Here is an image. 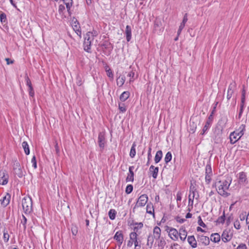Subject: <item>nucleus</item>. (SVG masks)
<instances>
[{"instance_id": "423d86ee", "label": "nucleus", "mask_w": 249, "mask_h": 249, "mask_svg": "<svg viewBox=\"0 0 249 249\" xmlns=\"http://www.w3.org/2000/svg\"><path fill=\"white\" fill-rule=\"evenodd\" d=\"M97 142L100 148V151L102 153L107 144V140L105 132L102 131L99 133Z\"/></svg>"}, {"instance_id": "0e129e2a", "label": "nucleus", "mask_w": 249, "mask_h": 249, "mask_svg": "<svg viewBox=\"0 0 249 249\" xmlns=\"http://www.w3.org/2000/svg\"><path fill=\"white\" fill-rule=\"evenodd\" d=\"M189 206H191L192 208L193 206L194 200L195 198L192 197V196L189 195Z\"/></svg>"}, {"instance_id": "37998d69", "label": "nucleus", "mask_w": 249, "mask_h": 249, "mask_svg": "<svg viewBox=\"0 0 249 249\" xmlns=\"http://www.w3.org/2000/svg\"><path fill=\"white\" fill-rule=\"evenodd\" d=\"M135 72L132 70L127 74V76L129 77L130 78L129 80V82H132L134 81V80L137 78V77H135Z\"/></svg>"}, {"instance_id": "de8ad7c7", "label": "nucleus", "mask_w": 249, "mask_h": 249, "mask_svg": "<svg viewBox=\"0 0 249 249\" xmlns=\"http://www.w3.org/2000/svg\"><path fill=\"white\" fill-rule=\"evenodd\" d=\"M66 8L65 6L63 4H60L58 6V13L60 15L63 16L64 14V12L65 11Z\"/></svg>"}, {"instance_id": "09e8293b", "label": "nucleus", "mask_w": 249, "mask_h": 249, "mask_svg": "<svg viewBox=\"0 0 249 249\" xmlns=\"http://www.w3.org/2000/svg\"><path fill=\"white\" fill-rule=\"evenodd\" d=\"M133 185L131 184H128L126 186L125 192L126 194H129L133 191Z\"/></svg>"}, {"instance_id": "bb28decb", "label": "nucleus", "mask_w": 249, "mask_h": 249, "mask_svg": "<svg viewBox=\"0 0 249 249\" xmlns=\"http://www.w3.org/2000/svg\"><path fill=\"white\" fill-rule=\"evenodd\" d=\"M212 124V123L206 121L205 125L204 126L201 132L200 133V134L202 135H204L207 131L210 129L211 125Z\"/></svg>"}, {"instance_id": "f704fd0d", "label": "nucleus", "mask_w": 249, "mask_h": 249, "mask_svg": "<svg viewBox=\"0 0 249 249\" xmlns=\"http://www.w3.org/2000/svg\"><path fill=\"white\" fill-rule=\"evenodd\" d=\"M134 172H128L127 173V177L126 178L125 180L126 182H133L134 180Z\"/></svg>"}, {"instance_id": "a878e982", "label": "nucleus", "mask_w": 249, "mask_h": 249, "mask_svg": "<svg viewBox=\"0 0 249 249\" xmlns=\"http://www.w3.org/2000/svg\"><path fill=\"white\" fill-rule=\"evenodd\" d=\"M125 34L126 35V39L127 42H129L130 41L131 39V28L129 25H126L125 31Z\"/></svg>"}, {"instance_id": "7c9ffc66", "label": "nucleus", "mask_w": 249, "mask_h": 249, "mask_svg": "<svg viewBox=\"0 0 249 249\" xmlns=\"http://www.w3.org/2000/svg\"><path fill=\"white\" fill-rule=\"evenodd\" d=\"M129 96L130 93L129 91H124L121 94L120 99L121 101L124 102L129 98Z\"/></svg>"}, {"instance_id": "20e7f679", "label": "nucleus", "mask_w": 249, "mask_h": 249, "mask_svg": "<svg viewBox=\"0 0 249 249\" xmlns=\"http://www.w3.org/2000/svg\"><path fill=\"white\" fill-rule=\"evenodd\" d=\"M164 30V27L161 19L159 18H156L154 21L153 32L158 35L161 34Z\"/></svg>"}, {"instance_id": "c03bdc74", "label": "nucleus", "mask_w": 249, "mask_h": 249, "mask_svg": "<svg viewBox=\"0 0 249 249\" xmlns=\"http://www.w3.org/2000/svg\"><path fill=\"white\" fill-rule=\"evenodd\" d=\"M172 158V153L171 152H168L164 158V161L166 164H167L169 162H170Z\"/></svg>"}, {"instance_id": "412c9836", "label": "nucleus", "mask_w": 249, "mask_h": 249, "mask_svg": "<svg viewBox=\"0 0 249 249\" xmlns=\"http://www.w3.org/2000/svg\"><path fill=\"white\" fill-rule=\"evenodd\" d=\"M149 171L151 173L152 177L155 179L157 178L159 172V167L151 165L149 168Z\"/></svg>"}, {"instance_id": "4d7b16f0", "label": "nucleus", "mask_w": 249, "mask_h": 249, "mask_svg": "<svg viewBox=\"0 0 249 249\" xmlns=\"http://www.w3.org/2000/svg\"><path fill=\"white\" fill-rule=\"evenodd\" d=\"M9 239V235L7 231H4L3 232V240L4 242L7 243Z\"/></svg>"}, {"instance_id": "6e6552de", "label": "nucleus", "mask_w": 249, "mask_h": 249, "mask_svg": "<svg viewBox=\"0 0 249 249\" xmlns=\"http://www.w3.org/2000/svg\"><path fill=\"white\" fill-rule=\"evenodd\" d=\"M138 234L135 232H131L129 233V238L134 244L135 249H140L141 248V241L138 237Z\"/></svg>"}, {"instance_id": "ea45409f", "label": "nucleus", "mask_w": 249, "mask_h": 249, "mask_svg": "<svg viewBox=\"0 0 249 249\" xmlns=\"http://www.w3.org/2000/svg\"><path fill=\"white\" fill-rule=\"evenodd\" d=\"M117 212L115 209H110L108 212V216L111 220L115 219Z\"/></svg>"}, {"instance_id": "39448f33", "label": "nucleus", "mask_w": 249, "mask_h": 249, "mask_svg": "<svg viewBox=\"0 0 249 249\" xmlns=\"http://www.w3.org/2000/svg\"><path fill=\"white\" fill-rule=\"evenodd\" d=\"M13 166L14 174L15 176H17L19 178H21L24 176L25 172L23 168L21 167L20 163L17 160L14 161Z\"/></svg>"}, {"instance_id": "c9c22d12", "label": "nucleus", "mask_w": 249, "mask_h": 249, "mask_svg": "<svg viewBox=\"0 0 249 249\" xmlns=\"http://www.w3.org/2000/svg\"><path fill=\"white\" fill-rule=\"evenodd\" d=\"M136 144L135 142H133V143L132 145L130 153H129V156L131 158H133L136 154Z\"/></svg>"}, {"instance_id": "49530a36", "label": "nucleus", "mask_w": 249, "mask_h": 249, "mask_svg": "<svg viewBox=\"0 0 249 249\" xmlns=\"http://www.w3.org/2000/svg\"><path fill=\"white\" fill-rule=\"evenodd\" d=\"M182 196V192L181 191H178L177 194L176 199H177V205L178 208L180 207L181 205L180 203H179L178 202V201H180L181 200Z\"/></svg>"}, {"instance_id": "8fccbe9b", "label": "nucleus", "mask_w": 249, "mask_h": 249, "mask_svg": "<svg viewBox=\"0 0 249 249\" xmlns=\"http://www.w3.org/2000/svg\"><path fill=\"white\" fill-rule=\"evenodd\" d=\"M63 1L66 5V8L69 9L70 7H72L73 4L72 0H63Z\"/></svg>"}, {"instance_id": "2f4dec72", "label": "nucleus", "mask_w": 249, "mask_h": 249, "mask_svg": "<svg viewBox=\"0 0 249 249\" xmlns=\"http://www.w3.org/2000/svg\"><path fill=\"white\" fill-rule=\"evenodd\" d=\"M211 240L214 243H217L220 240V236L217 233H213L211 236Z\"/></svg>"}, {"instance_id": "a211bd4d", "label": "nucleus", "mask_w": 249, "mask_h": 249, "mask_svg": "<svg viewBox=\"0 0 249 249\" xmlns=\"http://www.w3.org/2000/svg\"><path fill=\"white\" fill-rule=\"evenodd\" d=\"M178 235L181 240L184 241L186 240L187 235V232L185 227L182 226L179 230Z\"/></svg>"}, {"instance_id": "f8f14e48", "label": "nucleus", "mask_w": 249, "mask_h": 249, "mask_svg": "<svg viewBox=\"0 0 249 249\" xmlns=\"http://www.w3.org/2000/svg\"><path fill=\"white\" fill-rule=\"evenodd\" d=\"M9 180V175L5 170L0 171V184L5 185L7 184Z\"/></svg>"}, {"instance_id": "4be33fe9", "label": "nucleus", "mask_w": 249, "mask_h": 249, "mask_svg": "<svg viewBox=\"0 0 249 249\" xmlns=\"http://www.w3.org/2000/svg\"><path fill=\"white\" fill-rule=\"evenodd\" d=\"M72 28L73 30L76 33V34L81 38L82 35V32L80 26L79 25L78 22H74Z\"/></svg>"}, {"instance_id": "a19ab883", "label": "nucleus", "mask_w": 249, "mask_h": 249, "mask_svg": "<svg viewBox=\"0 0 249 249\" xmlns=\"http://www.w3.org/2000/svg\"><path fill=\"white\" fill-rule=\"evenodd\" d=\"M158 246L159 247H160L161 249H163L166 245V242L164 240V239L163 237L160 238V239H158Z\"/></svg>"}, {"instance_id": "aec40b11", "label": "nucleus", "mask_w": 249, "mask_h": 249, "mask_svg": "<svg viewBox=\"0 0 249 249\" xmlns=\"http://www.w3.org/2000/svg\"><path fill=\"white\" fill-rule=\"evenodd\" d=\"M187 241L193 248H196L197 247V242L194 235L188 236Z\"/></svg>"}, {"instance_id": "ddd939ff", "label": "nucleus", "mask_w": 249, "mask_h": 249, "mask_svg": "<svg viewBox=\"0 0 249 249\" xmlns=\"http://www.w3.org/2000/svg\"><path fill=\"white\" fill-rule=\"evenodd\" d=\"M113 239L117 242L119 247H120L122 245L124 239L123 231H117L115 233L113 237Z\"/></svg>"}, {"instance_id": "b1692460", "label": "nucleus", "mask_w": 249, "mask_h": 249, "mask_svg": "<svg viewBox=\"0 0 249 249\" xmlns=\"http://www.w3.org/2000/svg\"><path fill=\"white\" fill-rule=\"evenodd\" d=\"M221 238L223 242H227L231 240V236L229 235L228 231H224L222 234Z\"/></svg>"}, {"instance_id": "9b49d317", "label": "nucleus", "mask_w": 249, "mask_h": 249, "mask_svg": "<svg viewBox=\"0 0 249 249\" xmlns=\"http://www.w3.org/2000/svg\"><path fill=\"white\" fill-rule=\"evenodd\" d=\"M239 184L246 185L248 183L247 173L244 172H239L237 174Z\"/></svg>"}, {"instance_id": "1a4fd4ad", "label": "nucleus", "mask_w": 249, "mask_h": 249, "mask_svg": "<svg viewBox=\"0 0 249 249\" xmlns=\"http://www.w3.org/2000/svg\"><path fill=\"white\" fill-rule=\"evenodd\" d=\"M103 49H105V54L107 55H110L113 49L114 46L111 44L108 40H105L103 43L101 45Z\"/></svg>"}, {"instance_id": "6e6d98bb", "label": "nucleus", "mask_w": 249, "mask_h": 249, "mask_svg": "<svg viewBox=\"0 0 249 249\" xmlns=\"http://www.w3.org/2000/svg\"><path fill=\"white\" fill-rule=\"evenodd\" d=\"M119 109L120 112L123 113L125 112L126 110V108L124 104H119Z\"/></svg>"}, {"instance_id": "4468645a", "label": "nucleus", "mask_w": 249, "mask_h": 249, "mask_svg": "<svg viewBox=\"0 0 249 249\" xmlns=\"http://www.w3.org/2000/svg\"><path fill=\"white\" fill-rule=\"evenodd\" d=\"M236 88V84L235 82L231 83L228 87L227 95V99L228 100H230L231 98L232 94L234 92V90Z\"/></svg>"}, {"instance_id": "052dcab7", "label": "nucleus", "mask_w": 249, "mask_h": 249, "mask_svg": "<svg viewBox=\"0 0 249 249\" xmlns=\"http://www.w3.org/2000/svg\"><path fill=\"white\" fill-rule=\"evenodd\" d=\"M106 72H107V76L108 77L111 78L112 79H113L114 75H113L112 70L110 69H108V70Z\"/></svg>"}, {"instance_id": "f03ea898", "label": "nucleus", "mask_w": 249, "mask_h": 249, "mask_svg": "<svg viewBox=\"0 0 249 249\" xmlns=\"http://www.w3.org/2000/svg\"><path fill=\"white\" fill-rule=\"evenodd\" d=\"M245 125L241 124L238 129L231 133L230 135V142L233 144L240 139L241 137L244 134L245 131Z\"/></svg>"}, {"instance_id": "7ed1b4c3", "label": "nucleus", "mask_w": 249, "mask_h": 249, "mask_svg": "<svg viewBox=\"0 0 249 249\" xmlns=\"http://www.w3.org/2000/svg\"><path fill=\"white\" fill-rule=\"evenodd\" d=\"M22 208L26 214L30 213L32 211V200L30 197H24L22 199Z\"/></svg>"}, {"instance_id": "473e14b6", "label": "nucleus", "mask_w": 249, "mask_h": 249, "mask_svg": "<svg viewBox=\"0 0 249 249\" xmlns=\"http://www.w3.org/2000/svg\"><path fill=\"white\" fill-rule=\"evenodd\" d=\"M0 22L4 25L7 24V19L6 14L2 11H0Z\"/></svg>"}, {"instance_id": "5fc2aeb1", "label": "nucleus", "mask_w": 249, "mask_h": 249, "mask_svg": "<svg viewBox=\"0 0 249 249\" xmlns=\"http://www.w3.org/2000/svg\"><path fill=\"white\" fill-rule=\"evenodd\" d=\"M213 175H205V182L207 184H209L212 180Z\"/></svg>"}, {"instance_id": "58836bf2", "label": "nucleus", "mask_w": 249, "mask_h": 249, "mask_svg": "<svg viewBox=\"0 0 249 249\" xmlns=\"http://www.w3.org/2000/svg\"><path fill=\"white\" fill-rule=\"evenodd\" d=\"M154 239V236L151 235H149L147 237V245L149 246L150 249L152 247Z\"/></svg>"}, {"instance_id": "a18cd8bd", "label": "nucleus", "mask_w": 249, "mask_h": 249, "mask_svg": "<svg viewBox=\"0 0 249 249\" xmlns=\"http://www.w3.org/2000/svg\"><path fill=\"white\" fill-rule=\"evenodd\" d=\"M94 38L92 37V36L91 35L90 32H87L86 35L85 36L84 40H88L89 42H91L94 40Z\"/></svg>"}, {"instance_id": "79ce46f5", "label": "nucleus", "mask_w": 249, "mask_h": 249, "mask_svg": "<svg viewBox=\"0 0 249 249\" xmlns=\"http://www.w3.org/2000/svg\"><path fill=\"white\" fill-rule=\"evenodd\" d=\"M205 175H213L210 163L207 164L205 167Z\"/></svg>"}, {"instance_id": "864d4df0", "label": "nucleus", "mask_w": 249, "mask_h": 249, "mask_svg": "<svg viewBox=\"0 0 249 249\" xmlns=\"http://www.w3.org/2000/svg\"><path fill=\"white\" fill-rule=\"evenodd\" d=\"M31 162L32 163V166L35 168L36 169L37 168V163H36V158L35 156H34L31 160Z\"/></svg>"}, {"instance_id": "dca6fc26", "label": "nucleus", "mask_w": 249, "mask_h": 249, "mask_svg": "<svg viewBox=\"0 0 249 249\" xmlns=\"http://www.w3.org/2000/svg\"><path fill=\"white\" fill-rule=\"evenodd\" d=\"M11 199V195L9 193H7L4 196H3L0 199V202L1 205L5 207H6L10 203Z\"/></svg>"}, {"instance_id": "c85d7f7f", "label": "nucleus", "mask_w": 249, "mask_h": 249, "mask_svg": "<svg viewBox=\"0 0 249 249\" xmlns=\"http://www.w3.org/2000/svg\"><path fill=\"white\" fill-rule=\"evenodd\" d=\"M146 213L154 215V208L151 202L148 203L146 206Z\"/></svg>"}, {"instance_id": "e2e57ef3", "label": "nucleus", "mask_w": 249, "mask_h": 249, "mask_svg": "<svg viewBox=\"0 0 249 249\" xmlns=\"http://www.w3.org/2000/svg\"><path fill=\"white\" fill-rule=\"evenodd\" d=\"M246 101V90L244 89H242L241 93V101Z\"/></svg>"}, {"instance_id": "5701e85b", "label": "nucleus", "mask_w": 249, "mask_h": 249, "mask_svg": "<svg viewBox=\"0 0 249 249\" xmlns=\"http://www.w3.org/2000/svg\"><path fill=\"white\" fill-rule=\"evenodd\" d=\"M131 225H133L134 226V227H133V232H135L136 233H138V231L140 229H141L143 226V224L142 222H133Z\"/></svg>"}, {"instance_id": "f3484780", "label": "nucleus", "mask_w": 249, "mask_h": 249, "mask_svg": "<svg viewBox=\"0 0 249 249\" xmlns=\"http://www.w3.org/2000/svg\"><path fill=\"white\" fill-rule=\"evenodd\" d=\"M197 239L198 242H200L204 245H208L210 243L209 238L207 236L198 234Z\"/></svg>"}, {"instance_id": "c756f323", "label": "nucleus", "mask_w": 249, "mask_h": 249, "mask_svg": "<svg viewBox=\"0 0 249 249\" xmlns=\"http://www.w3.org/2000/svg\"><path fill=\"white\" fill-rule=\"evenodd\" d=\"M162 157V152L161 150H159L157 152L154 160L156 163H159L161 160Z\"/></svg>"}, {"instance_id": "cd10ccee", "label": "nucleus", "mask_w": 249, "mask_h": 249, "mask_svg": "<svg viewBox=\"0 0 249 249\" xmlns=\"http://www.w3.org/2000/svg\"><path fill=\"white\" fill-rule=\"evenodd\" d=\"M91 42H89L88 40H84L83 43L84 50L88 52L91 53Z\"/></svg>"}, {"instance_id": "f257e3e1", "label": "nucleus", "mask_w": 249, "mask_h": 249, "mask_svg": "<svg viewBox=\"0 0 249 249\" xmlns=\"http://www.w3.org/2000/svg\"><path fill=\"white\" fill-rule=\"evenodd\" d=\"M232 178L231 177H227L226 179L219 180L217 179L213 184V187L216 189L217 193L223 197H226L230 195L228 193L229 187L231 183Z\"/></svg>"}, {"instance_id": "338daca9", "label": "nucleus", "mask_w": 249, "mask_h": 249, "mask_svg": "<svg viewBox=\"0 0 249 249\" xmlns=\"http://www.w3.org/2000/svg\"><path fill=\"white\" fill-rule=\"evenodd\" d=\"M234 227L236 229H237V230H239L240 229V228H241L240 224L239 221L238 220H236L234 222Z\"/></svg>"}, {"instance_id": "0eeeda50", "label": "nucleus", "mask_w": 249, "mask_h": 249, "mask_svg": "<svg viewBox=\"0 0 249 249\" xmlns=\"http://www.w3.org/2000/svg\"><path fill=\"white\" fill-rule=\"evenodd\" d=\"M148 200V197L147 195L143 194L139 196L137 202L134 207L133 208V211L134 212V210L136 208L142 207L145 205Z\"/></svg>"}, {"instance_id": "774afa93", "label": "nucleus", "mask_w": 249, "mask_h": 249, "mask_svg": "<svg viewBox=\"0 0 249 249\" xmlns=\"http://www.w3.org/2000/svg\"><path fill=\"white\" fill-rule=\"evenodd\" d=\"M236 249H247V246L244 243L240 244Z\"/></svg>"}, {"instance_id": "bf43d9fd", "label": "nucleus", "mask_w": 249, "mask_h": 249, "mask_svg": "<svg viewBox=\"0 0 249 249\" xmlns=\"http://www.w3.org/2000/svg\"><path fill=\"white\" fill-rule=\"evenodd\" d=\"M198 224L199 226L202 227L203 228H205L206 227V224L203 222L201 217L200 216L198 217Z\"/></svg>"}, {"instance_id": "2eb2a0df", "label": "nucleus", "mask_w": 249, "mask_h": 249, "mask_svg": "<svg viewBox=\"0 0 249 249\" xmlns=\"http://www.w3.org/2000/svg\"><path fill=\"white\" fill-rule=\"evenodd\" d=\"M189 192V195L192 196V197L195 198L196 200H198L199 197L198 193L196 187L194 186L192 183L191 184L190 186Z\"/></svg>"}, {"instance_id": "680f3d73", "label": "nucleus", "mask_w": 249, "mask_h": 249, "mask_svg": "<svg viewBox=\"0 0 249 249\" xmlns=\"http://www.w3.org/2000/svg\"><path fill=\"white\" fill-rule=\"evenodd\" d=\"M76 84L78 86H81L83 84L82 78L79 76H77L76 77Z\"/></svg>"}, {"instance_id": "13d9d810", "label": "nucleus", "mask_w": 249, "mask_h": 249, "mask_svg": "<svg viewBox=\"0 0 249 249\" xmlns=\"http://www.w3.org/2000/svg\"><path fill=\"white\" fill-rule=\"evenodd\" d=\"M29 94L30 97H34L35 91L33 87L28 88Z\"/></svg>"}, {"instance_id": "3c124183", "label": "nucleus", "mask_w": 249, "mask_h": 249, "mask_svg": "<svg viewBox=\"0 0 249 249\" xmlns=\"http://www.w3.org/2000/svg\"><path fill=\"white\" fill-rule=\"evenodd\" d=\"M225 212H223V213L222 215L218 217V218L217 220V222L219 223L223 224L225 222Z\"/></svg>"}, {"instance_id": "9d476101", "label": "nucleus", "mask_w": 249, "mask_h": 249, "mask_svg": "<svg viewBox=\"0 0 249 249\" xmlns=\"http://www.w3.org/2000/svg\"><path fill=\"white\" fill-rule=\"evenodd\" d=\"M228 120L227 117H221L219 120L217 124L219 126V128H217V129H215V131H218L217 135L222 134L223 130L226 126Z\"/></svg>"}, {"instance_id": "393cba45", "label": "nucleus", "mask_w": 249, "mask_h": 249, "mask_svg": "<svg viewBox=\"0 0 249 249\" xmlns=\"http://www.w3.org/2000/svg\"><path fill=\"white\" fill-rule=\"evenodd\" d=\"M153 233H154V238L158 240V239H160V238H161L162 237H160L161 234V230L160 228H159L158 226H156L154 227L153 230Z\"/></svg>"}, {"instance_id": "e433bc0d", "label": "nucleus", "mask_w": 249, "mask_h": 249, "mask_svg": "<svg viewBox=\"0 0 249 249\" xmlns=\"http://www.w3.org/2000/svg\"><path fill=\"white\" fill-rule=\"evenodd\" d=\"M22 146L24 149L26 155H28L30 154L29 146L27 142L24 141L22 143Z\"/></svg>"}, {"instance_id": "69168bd1", "label": "nucleus", "mask_w": 249, "mask_h": 249, "mask_svg": "<svg viewBox=\"0 0 249 249\" xmlns=\"http://www.w3.org/2000/svg\"><path fill=\"white\" fill-rule=\"evenodd\" d=\"M175 219L179 223H184L185 221H186V219H184V218H181L180 217H179V216H177L175 217Z\"/></svg>"}, {"instance_id": "6ab92c4d", "label": "nucleus", "mask_w": 249, "mask_h": 249, "mask_svg": "<svg viewBox=\"0 0 249 249\" xmlns=\"http://www.w3.org/2000/svg\"><path fill=\"white\" fill-rule=\"evenodd\" d=\"M169 235L172 240H177L178 238V231L176 229L171 228Z\"/></svg>"}, {"instance_id": "603ef678", "label": "nucleus", "mask_w": 249, "mask_h": 249, "mask_svg": "<svg viewBox=\"0 0 249 249\" xmlns=\"http://www.w3.org/2000/svg\"><path fill=\"white\" fill-rule=\"evenodd\" d=\"M25 82H26V85L28 87V88L30 87H33L30 78H29V77L28 76L27 74H26V75H25Z\"/></svg>"}, {"instance_id": "4c0bfd02", "label": "nucleus", "mask_w": 249, "mask_h": 249, "mask_svg": "<svg viewBox=\"0 0 249 249\" xmlns=\"http://www.w3.org/2000/svg\"><path fill=\"white\" fill-rule=\"evenodd\" d=\"M151 151H152V145H150L148 147V153H147V161L146 164V165L147 166H148L150 163V160L152 158Z\"/></svg>"}, {"instance_id": "72a5a7b5", "label": "nucleus", "mask_w": 249, "mask_h": 249, "mask_svg": "<svg viewBox=\"0 0 249 249\" xmlns=\"http://www.w3.org/2000/svg\"><path fill=\"white\" fill-rule=\"evenodd\" d=\"M125 81V77L124 76H119L117 79V85L119 87L123 86Z\"/></svg>"}]
</instances>
